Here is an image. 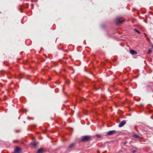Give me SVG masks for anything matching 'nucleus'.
Returning <instances> with one entry per match:
<instances>
[{"instance_id":"nucleus-1","label":"nucleus","mask_w":153,"mask_h":153,"mask_svg":"<svg viewBox=\"0 0 153 153\" xmlns=\"http://www.w3.org/2000/svg\"><path fill=\"white\" fill-rule=\"evenodd\" d=\"M90 136H85L82 137L81 141L82 142H86L89 141L91 139Z\"/></svg>"},{"instance_id":"nucleus-2","label":"nucleus","mask_w":153,"mask_h":153,"mask_svg":"<svg viewBox=\"0 0 153 153\" xmlns=\"http://www.w3.org/2000/svg\"><path fill=\"white\" fill-rule=\"evenodd\" d=\"M117 132V131L114 130L110 131L107 133L106 135H112L113 134H115Z\"/></svg>"},{"instance_id":"nucleus-3","label":"nucleus","mask_w":153,"mask_h":153,"mask_svg":"<svg viewBox=\"0 0 153 153\" xmlns=\"http://www.w3.org/2000/svg\"><path fill=\"white\" fill-rule=\"evenodd\" d=\"M126 123V120H123L118 125L119 127H121L124 125Z\"/></svg>"},{"instance_id":"nucleus-4","label":"nucleus","mask_w":153,"mask_h":153,"mask_svg":"<svg viewBox=\"0 0 153 153\" xmlns=\"http://www.w3.org/2000/svg\"><path fill=\"white\" fill-rule=\"evenodd\" d=\"M124 20H121L119 18H117L116 19V22L117 24L122 23Z\"/></svg>"},{"instance_id":"nucleus-5","label":"nucleus","mask_w":153,"mask_h":153,"mask_svg":"<svg viewBox=\"0 0 153 153\" xmlns=\"http://www.w3.org/2000/svg\"><path fill=\"white\" fill-rule=\"evenodd\" d=\"M132 136L135 138H137L138 140L141 139L143 138L142 137H140L138 135L135 134H134L132 135Z\"/></svg>"},{"instance_id":"nucleus-6","label":"nucleus","mask_w":153,"mask_h":153,"mask_svg":"<svg viewBox=\"0 0 153 153\" xmlns=\"http://www.w3.org/2000/svg\"><path fill=\"white\" fill-rule=\"evenodd\" d=\"M14 152L15 153H19L20 152V149L19 148L17 147L16 149H15Z\"/></svg>"},{"instance_id":"nucleus-7","label":"nucleus","mask_w":153,"mask_h":153,"mask_svg":"<svg viewBox=\"0 0 153 153\" xmlns=\"http://www.w3.org/2000/svg\"><path fill=\"white\" fill-rule=\"evenodd\" d=\"M44 149L42 148H40L38 149L37 151V153H42Z\"/></svg>"},{"instance_id":"nucleus-8","label":"nucleus","mask_w":153,"mask_h":153,"mask_svg":"<svg viewBox=\"0 0 153 153\" xmlns=\"http://www.w3.org/2000/svg\"><path fill=\"white\" fill-rule=\"evenodd\" d=\"M130 53L132 55H136L137 54V53L133 50H131L130 51Z\"/></svg>"},{"instance_id":"nucleus-9","label":"nucleus","mask_w":153,"mask_h":153,"mask_svg":"<svg viewBox=\"0 0 153 153\" xmlns=\"http://www.w3.org/2000/svg\"><path fill=\"white\" fill-rule=\"evenodd\" d=\"M74 145V143H72V144H71L69 146V148H71Z\"/></svg>"},{"instance_id":"nucleus-10","label":"nucleus","mask_w":153,"mask_h":153,"mask_svg":"<svg viewBox=\"0 0 153 153\" xmlns=\"http://www.w3.org/2000/svg\"><path fill=\"white\" fill-rule=\"evenodd\" d=\"M135 31H136V32L138 33H140V32L137 30V29H135Z\"/></svg>"},{"instance_id":"nucleus-11","label":"nucleus","mask_w":153,"mask_h":153,"mask_svg":"<svg viewBox=\"0 0 153 153\" xmlns=\"http://www.w3.org/2000/svg\"><path fill=\"white\" fill-rule=\"evenodd\" d=\"M152 52V50L151 49H149L148 52V53H150Z\"/></svg>"},{"instance_id":"nucleus-12","label":"nucleus","mask_w":153,"mask_h":153,"mask_svg":"<svg viewBox=\"0 0 153 153\" xmlns=\"http://www.w3.org/2000/svg\"><path fill=\"white\" fill-rule=\"evenodd\" d=\"M98 137H101V135H97Z\"/></svg>"},{"instance_id":"nucleus-13","label":"nucleus","mask_w":153,"mask_h":153,"mask_svg":"<svg viewBox=\"0 0 153 153\" xmlns=\"http://www.w3.org/2000/svg\"><path fill=\"white\" fill-rule=\"evenodd\" d=\"M152 48H153V45H152Z\"/></svg>"},{"instance_id":"nucleus-14","label":"nucleus","mask_w":153,"mask_h":153,"mask_svg":"<svg viewBox=\"0 0 153 153\" xmlns=\"http://www.w3.org/2000/svg\"><path fill=\"white\" fill-rule=\"evenodd\" d=\"M135 151H133V152L134 153Z\"/></svg>"}]
</instances>
